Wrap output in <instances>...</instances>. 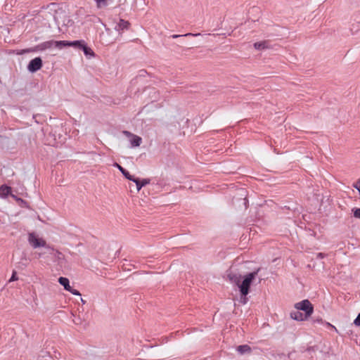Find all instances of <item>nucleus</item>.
I'll list each match as a JSON object with an SVG mask.
<instances>
[{
    "mask_svg": "<svg viewBox=\"0 0 360 360\" xmlns=\"http://www.w3.org/2000/svg\"><path fill=\"white\" fill-rule=\"evenodd\" d=\"M259 269L253 272L247 274L246 275L241 276L240 275L230 273L228 275L229 279L231 283L236 285L239 288L240 292V302L245 304L248 302L247 295L250 291V287L253 281L256 278L258 274Z\"/></svg>",
    "mask_w": 360,
    "mask_h": 360,
    "instance_id": "obj_1",
    "label": "nucleus"
},
{
    "mask_svg": "<svg viewBox=\"0 0 360 360\" xmlns=\"http://www.w3.org/2000/svg\"><path fill=\"white\" fill-rule=\"evenodd\" d=\"M27 242L33 249L44 248L50 249L51 247L47 244L46 241L37 233L32 232L27 234Z\"/></svg>",
    "mask_w": 360,
    "mask_h": 360,
    "instance_id": "obj_2",
    "label": "nucleus"
},
{
    "mask_svg": "<svg viewBox=\"0 0 360 360\" xmlns=\"http://www.w3.org/2000/svg\"><path fill=\"white\" fill-rule=\"evenodd\" d=\"M295 309L302 311L304 315L308 319L311 316L314 312V307L312 304L308 300H304L301 302H297L294 304Z\"/></svg>",
    "mask_w": 360,
    "mask_h": 360,
    "instance_id": "obj_3",
    "label": "nucleus"
},
{
    "mask_svg": "<svg viewBox=\"0 0 360 360\" xmlns=\"http://www.w3.org/2000/svg\"><path fill=\"white\" fill-rule=\"evenodd\" d=\"M122 134L128 139L129 142L131 144V147L135 148L139 147L142 143L141 137L134 134L128 131H123Z\"/></svg>",
    "mask_w": 360,
    "mask_h": 360,
    "instance_id": "obj_4",
    "label": "nucleus"
},
{
    "mask_svg": "<svg viewBox=\"0 0 360 360\" xmlns=\"http://www.w3.org/2000/svg\"><path fill=\"white\" fill-rule=\"evenodd\" d=\"M311 357L314 360H326L328 358V352H323L318 347H314L309 350Z\"/></svg>",
    "mask_w": 360,
    "mask_h": 360,
    "instance_id": "obj_5",
    "label": "nucleus"
},
{
    "mask_svg": "<svg viewBox=\"0 0 360 360\" xmlns=\"http://www.w3.org/2000/svg\"><path fill=\"white\" fill-rule=\"evenodd\" d=\"M59 283L64 287V289L70 292H71L74 295L80 296V292L75 289H73L70 285V281L68 278L65 277H60L58 278Z\"/></svg>",
    "mask_w": 360,
    "mask_h": 360,
    "instance_id": "obj_6",
    "label": "nucleus"
},
{
    "mask_svg": "<svg viewBox=\"0 0 360 360\" xmlns=\"http://www.w3.org/2000/svg\"><path fill=\"white\" fill-rule=\"evenodd\" d=\"M42 67V60L41 58L37 57L32 60H30L27 65V70L30 72H34L37 70H40Z\"/></svg>",
    "mask_w": 360,
    "mask_h": 360,
    "instance_id": "obj_7",
    "label": "nucleus"
},
{
    "mask_svg": "<svg viewBox=\"0 0 360 360\" xmlns=\"http://www.w3.org/2000/svg\"><path fill=\"white\" fill-rule=\"evenodd\" d=\"M290 316L292 319L297 321H303L308 319V318L304 315L303 313L297 309H295V311H292L290 314Z\"/></svg>",
    "mask_w": 360,
    "mask_h": 360,
    "instance_id": "obj_8",
    "label": "nucleus"
},
{
    "mask_svg": "<svg viewBox=\"0 0 360 360\" xmlns=\"http://www.w3.org/2000/svg\"><path fill=\"white\" fill-rule=\"evenodd\" d=\"M132 181L136 184L137 191H139L143 186L149 184L150 180L149 179L134 178Z\"/></svg>",
    "mask_w": 360,
    "mask_h": 360,
    "instance_id": "obj_9",
    "label": "nucleus"
},
{
    "mask_svg": "<svg viewBox=\"0 0 360 360\" xmlns=\"http://www.w3.org/2000/svg\"><path fill=\"white\" fill-rule=\"evenodd\" d=\"M129 27V22L123 19H120L118 23L115 27V30L119 32H122L124 30H128Z\"/></svg>",
    "mask_w": 360,
    "mask_h": 360,
    "instance_id": "obj_10",
    "label": "nucleus"
},
{
    "mask_svg": "<svg viewBox=\"0 0 360 360\" xmlns=\"http://www.w3.org/2000/svg\"><path fill=\"white\" fill-rule=\"evenodd\" d=\"M236 351L240 355L250 354L251 352V348L248 345H243L237 347Z\"/></svg>",
    "mask_w": 360,
    "mask_h": 360,
    "instance_id": "obj_11",
    "label": "nucleus"
},
{
    "mask_svg": "<svg viewBox=\"0 0 360 360\" xmlns=\"http://www.w3.org/2000/svg\"><path fill=\"white\" fill-rule=\"evenodd\" d=\"M82 50L83 51L85 56L87 58L91 59L95 57V53L94 51L91 48L87 46L86 43L84 45Z\"/></svg>",
    "mask_w": 360,
    "mask_h": 360,
    "instance_id": "obj_12",
    "label": "nucleus"
},
{
    "mask_svg": "<svg viewBox=\"0 0 360 360\" xmlns=\"http://www.w3.org/2000/svg\"><path fill=\"white\" fill-rule=\"evenodd\" d=\"M11 191V187L6 185H2L0 187V197L3 198L7 197L10 194Z\"/></svg>",
    "mask_w": 360,
    "mask_h": 360,
    "instance_id": "obj_13",
    "label": "nucleus"
},
{
    "mask_svg": "<svg viewBox=\"0 0 360 360\" xmlns=\"http://www.w3.org/2000/svg\"><path fill=\"white\" fill-rule=\"evenodd\" d=\"M85 44H86V42L84 40L72 41H70L69 46H72V47H75V48L82 49Z\"/></svg>",
    "mask_w": 360,
    "mask_h": 360,
    "instance_id": "obj_14",
    "label": "nucleus"
},
{
    "mask_svg": "<svg viewBox=\"0 0 360 360\" xmlns=\"http://www.w3.org/2000/svg\"><path fill=\"white\" fill-rule=\"evenodd\" d=\"M54 44V41H45L42 44H41L40 45L38 46V48L43 51V50H45V49H51L52 48Z\"/></svg>",
    "mask_w": 360,
    "mask_h": 360,
    "instance_id": "obj_15",
    "label": "nucleus"
},
{
    "mask_svg": "<svg viewBox=\"0 0 360 360\" xmlns=\"http://www.w3.org/2000/svg\"><path fill=\"white\" fill-rule=\"evenodd\" d=\"M69 41H54L53 46L58 49H62L65 46H69Z\"/></svg>",
    "mask_w": 360,
    "mask_h": 360,
    "instance_id": "obj_16",
    "label": "nucleus"
},
{
    "mask_svg": "<svg viewBox=\"0 0 360 360\" xmlns=\"http://www.w3.org/2000/svg\"><path fill=\"white\" fill-rule=\"evenodd\" d=\"M254 47L257 50H263L267 48L266 41H259L254 44Z\"/></svg>",
    "mask_w": 360,
    "mask_h": 360,
    "instance_id": "obj_17",
    "label": "nucleus"
},
{
    "mask_svg": "<svg viewBox=\"0 0 360 360\" xmlns=\"http://www.w3.org/2000/svg\"><path fill=\"white\" fill-rule=\"evenodd\" d=\"M201 35L200 33H195V34H193V33H187V34H185L184 35H180V34H174L172 36L173 38H178V37H187V36H193V37H198V36H200Z\"/></svg>",
    "mask_w": 360,
    "mask_h": 360,
    "instance_id": "obj_18",
    "label": "nucleus"
},
{
    "mask_svg": "<svg viewBox=\"0 0 360 360\" xmlns=\"http://www.w3.org/2000/svg\"><path fill=\"white\" fill-rule=\"evenodd\" d=\"M122 174L125 176L126 179H127L129 181H133L135 178L134 176L131 175L129 172H127L126 169L123 170L122 172Z\"/></svg>",
    "mask_w": 360,
    "mask_h": 360,
    "instance_id": "obj_19",
    "label": "nucleus"
},
{
    "mask_svg": "<svg viewBox=\"0 0 360 360\" xmlns=\"http://www.w3.org/2000/svg\"><path fill=\"white\" fill-rule=\"evenodd\" d=\"M96 4V7L98 8H101L105 6H106V0H95Z\"/></svg>",
    "mask_w": 360,
    "mask_h": 360,
    "instance_id": "obj_20",
    "label": "nucleus"
},
{
    "mask_svg": "<svg viewBox=\"0 0 360 360\" xmlns=\"http://www.w3.org/2000/svg\"><path fill=\"white\" fill-rule=\"evenodd\" d=\"M352 212L354 217L357 219H360V207L359 208H353Z\"/></svg>",
    "mask_w": 360,
    "mask_h": 360,
    "instance_id": "obj_21",
    "label": "nucleus"
},
{
    "mask_svg": "<svg viewBox=\"0 0 360 360\" xmlns=\"http://www.w3.org/2000/svg\"><path fill=\"white\" fill-rule=\"evenodd\" d=\"M354 325L359 326H360V313L357 316V317L354 321Z\"/></svg>",
    "mask_w": 360,
    "mask_h": 360,
    "instance_id": "obj_22",
    "label": "nucleus"
},
{
    "mask_svg": "<svg viewBox=\"0 0 360 360\" xmlns=\"http://www.w3.org/2000/svg\"><path fill=\"white\" fill-rule=\"evenodd\" d=\"M353 186L358 190L359 194H360V180L357 181L356 183L354 184Z\"/></svg>",
    "mask_w": 360,
    "mask_h": 360,
    "instance_id": "obj_23",
    "label": "nucleus"
},
{
    "mask_svg": "<svg viewBox=\"0 0 360 360\" xmlns=\"http://www.w3.org/2000/svg\"><path fill=\"white\" fill-rule=\"evenodd\" d=\"M17 280H18V277L16 276V273L13 272V275L11 276V278L9 279V281L12 282V281H17Z\"/></svg>",
    "mask_w": 360,
    "mask_h": 360,
    "instance_id": "obj_24",
    "label": "nucleus"
},
{
    "mask_svg": "<svg viewBox=\"0 0 360 360\" xmlns=\"http://www.w3.org/2000/svg\"><path fill=\"white\" fill-rule=\"evenodd\" d=\"M113 166H114V167H117V169H118L121 172H122L123 170H124V169L122 166H120L119 164H117V163H116V162L113 164Z\"/></svg>",
    "mask_w": 360,
    "mask_h": 360,
    "instance_id": "obj_25",
    "label": "nucleus"
},
{
    "mask_svg": "<svg viewBox=\"0 0 360 360\" xmlns=\"http://www.w3.org/2000/svg\"><path fill=\"white\" fill-rule=\"evenodd\" d=\"M63 24L66 26H70L72 24V20H70V19H68V22L67 23H65V22H63Z\"/></svg>",
    "mask_w": 360,
    "mask_h": 360,
    "instance_id": "obj_26",
    "label": "nucleus"
},
{
    "mask_svg": "<svg viewBox=\"0 0 360 360\" xmlns=\"http://www.w3.org/2000/svg\"><path fill=\"white\" fill-rule=\"evenodd\" d=\"M324 257V255L323 253H319L317 254V258L322 259Z\"/></svg>",
    "mask_w": 360,
    "mask_h": 360,
    "instance_id": "obj_27",
    "label": "nucleus"
},
{
    "mask_svg": "<svg viewBox=\"0 0 360 360\" xmlns=\"http://www.w3.org/2000/svg\"><path fill=\"white\" fill-rule=\"evenodd\" d=\"M63 143V141H60L59 143L56 142L55 143H53L54 146L58 147L59 145H61Z\"/></svg>",
    "mask_w": 360,
    "mask_h": 360,
    "instance_id": "obj_28",
    "label": "nucleus"
},
{
    "mask_svg": "<svg viewBox=\"0 0 360 360\" xmlns=\"http://www.w3.org/2000/svg\"><path fill=\"white\" fill-rule=\"evenodd\" d=\"M327 325L330 326V327H332L333 328H334L337 331L336 328L334 326L331 325L330 323H327Z\"/></svg>",
    "mask_w": 360,
    "mask_h": 360,
    "instance_id": "obj_29",
    "label": "nucleus"
}]
</instances>
